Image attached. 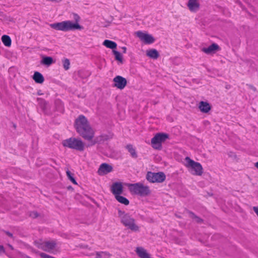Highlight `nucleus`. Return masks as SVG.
Segmentation results:
<instances>
[{
	"label": "nucleus",
	"mask_w": 258,
	"mask_h": 258,
	"mask_svg": "<svg viewBox=\"0 0 258 258\" xmlns=\"http://www.w3.org/2000/svg\"><path fill=\"white\" fill-rule=\"evenodd\" d=\"M90 126L87 119L83 115L79 116L75 120V127L77 133Z\"/></svg>",
	"instance_id": "9"
},
{
	"label": "nucleus",
	"mask_w": 258,
	"mask_h": 258,
	"mask_svg": "<svg viewBox=\"0 0 258 258\" xmlns=\"http://www.w3.org/2000/svg\"><path fill=\"white\" fill-rule=\"evenodd\" d=\"M113 53L115 56V58L116 60H118L119 62H122V55L120 52L117 51L113 50Z\"/></svg>",
	"instance_id": "26"
},
{
	"label": "nucleus",
	"mask_w": 258,
	"mask_h": 258,
	"mask_svg": "<svg viewBox=\"0 0 258 258\" xmlns=\"http://www.w3.org/2000/svg\"><path fill=\"white\" fill-rule=\"evenodd\" d=\"M130 192L135 195L145 197L151 194L150 188L141 182L136 183H128L127 184Z\"/></svg>",
	"instance_id": "3"
},
{
	"label": "nucleus",
	"mask_w": 258,
	"mask_h": 258,
	"mask_svg": "<svg viewBox=\"0 0 258 258\" xmlns=\"http://www.w3.org/2000/svg\"><path fill=\"white\" fill-rule=\"evenodd\" d=\"M116 200L121 204H124V205H128L129 204V201L125 197L120 196V195H117L115 197Z\"/></svg>",
	"instance_id": "23"
},
{
	"label": "nucleus",
	"mask_w": 258,
	"mask_h": 258,
	"mask_svg": "<svg viewBox=\"0 0 258 258\" xmlns=\"http://www.w3.org/2000/svg\"><path fill=\"white\" fill-rule=\"evenodd\" d=\"M0 250L4 251V247L3 246L0 245Z\"/></svg>",
	"instance_id": "33"
},
{
	"label": "nucleus",
	"mask_w": 258,
	"mask_h": 258,
	"mask_svg": "<svg viewBox=\"0 0 258 258\" xmlns=\"http://www.w3.org/2000/svg\"><path fill=\"white\" fill-rule=\"evenodd\" d=\"M64 66V69L66 70H67L69 69V66Z\"/></svg>",
	"instance_id": "32"
},
{
	"label": "nucleus",
	"mask_w": 258,
	"mask_h": 258,
	"mask_svg": "<svg viewBox=\"0 0 258 258\" xmlns=\"http://www.w3.org/2000/svg\"><path fill=\"white\" fill-rule=\"evenodd\" d=\"M169 138L168 134L165 133H157L151 139V144L154 149L161 150L162 143Z\"/></svg>",
	"instance_id": "7"
},
{
	"label": "nucleus",
	"mask_w": 258,
	"mask_h": 258,
	"mask_svg": "<svg viewBox=\"0 0 258 258\" xmlns=\"http://www.w3.org/2000/svg\"><path fill=\"white\" fill-rule=\"evenodd\" d=\"M220 49L219 46L216 43H213L208 47H204L202 49V51L206 54L214 53Z\"/></svg>",
	"instance_id": "15"
},
{
	"label": "nucleus",
	"mask_w": 258,
	"mask_h": 258,
	"mask_svg": "<svg viewBox=\"0 0 258 258\" xmlns=\"http://www.w3.org/2000/svg\"><path fill=\"white\" fill-rule=\"evenodd\" d=\"M187 6L191 12H196L200 9V3L198 0H188Z\"/></svg>",
	"instance_id": "16"
},
{
	"label": "nucleus",
	"mask_w": 258,
	"mask_h": 258,
	"mask_svg": "<svg viewBox=\"0 0 258 258\" xmlns=\"http://www.w3.org/2000/svg\"><path fill=\"white\" fill-rule=\"evenodd\" d=\"M118 217L120 219L121 223L126 227L133 231H139L140 228L136 224L135 220L128 214L120 210L118 211Z\"/></svg>",
	"instance_id": "2"
},
{
	"label": "nucleus",
	"mask_w": 258,
	"mask_h": 258,
	"mask_svg": "<svg viewBox=\"0 0 258 258\" xmlns=\"http://www.w3.org/2000/svg\"><path fill=\"white\" fill-rule=\"evenodd\" d=\"M112 170L113 167L111 165L104 163L100 165L97 173L99 175H104L111 172Z\"/></svg>",
	"instance_id": "13"
},
{
	"label": "nucleus",
	"mask_w": 258,
	"mask_h": 258,
	"mask_svg": "<svg viewBox=\"0 0 258 258\" xmlns=\"http://www.w3.org/2000/svg\"><path fill=\"white\" fill-rule=\"evenodd\" d=\"M191 215H192V216L193 218H197V222H200L201 221H202V219H201L200 218H198V217L196 216L193 213H191Z\"/></svg>",
	"instance_id": "30"
},
{
	"label": "nucleus",
	"mask_w": 258,
	"mask_h": 258,
	"mask_svg": "<svg viewBox=\"0 0 258 258\" xmlns=\"http://www.w3.org/2000/svg\"><path fill=\"white\" fill-rule=\"evenodd\" d=\"M2 41L3 44L6 46L9 47L11 45L12 41L10 37L8 35H4L2 37Z\"/></svg>",
	"instance_id": "22"
},
{
	"label": "nucleus",
	"mask_w": 258,
	"mask_h": 258,
	"mask_svg": "<svg viewBox=\"0 0 258 258\" xmlns=\"http://www.w3.org/2000/svg\"><path fill=\"white\" fill-rule=\"evenodd\" d=\"M75 19L76 21V23H74L71 21H65L61 22L50 24L49 26L51 28L55 30L64 32L73 30L82 29V27L78 23V21L80 19V17L78 15H75Z\"/></svg>",
	"instance_id": "1"
},
{
	"label": "nucleus",
	"mask_w": 258,
	"mask_h": 258,
	"mask_svg": "<svg viewBox=\"0 0 258 258\" xmlns=\"http://www.w3.org/2000/svg\"><path fill=\"white\" fill-rule=\"evenodd\" d=\"M126 148L128 150V152L130 153L131 156L133 158H137L138 157V155L136 152V149L133 147L132 145H127L126 146Z\"/></svg>",
	"instance_id": "19"
},
{
	"label": "nucleus",
	"mask_w": 258,
	"mask_h": 258,
	"mask_svg": "<svg viewBox=\"0 0 258 258\" xmlns=\"http://www.w3.org/2000/svg\"><path fill=\"white\" fill-rule=\"evenodd\" d=\"M147 55L152 58H157L159 56V53L157 50L152 49L147 51Z\"/></svg>",
	"instance_id": "21"
},
{
	"label": "nucleus",
	"mask_w": 258,
	"mask_h": 258,
	"mask_svg": "<svg viewBox=\"0 0 258 258\" xmlns=\"http://www.w3.org/2000/svg\"><path fill=\"white\" fill-rule=\"evenodd\" d=\"M67 175L69 179L75 184H77V182L76 181L75 179L73 176L72 173L69 170H68L66 171Z\"/></svg>",
	"instance_id": "25"
},
{
	"label": "nucleus",
	"mask_w": 258,
	"mask_h": 258,
	"mask_svg": "<svg viewBox=\"0 0 258 258\" xmlns=\"http://www.w3.org/2000/svg\"><path fill=\"white\" fill-rule=\"evenodd\" d=\"M30 216L32 218H36L38 217V214L36 212H32L30 213Z\"/></svg>",
	"instance_id": "29"
},
{
	"label": "nucleus",
	"mask_w": 258,
	"mask_h": 258,
	"mask_svg": "<svg viewBox=\"0 0 258 258\" xmlns=\"http://www.w3.org/2000/svg\"><path fill=\"white\" fill-rule=\"evenodd\" d=\"M198 107L200 111L205 113L209 112L211 109L210 104L207 102L203 101L200 102Z\"/></svg>",
	"instance_id": "17"
},
{
	"label": "nucleus",
	"mask_w": 258,
	"mask_h": 258,
	"mask_svg": "<svg viewBox=\"0 0 258 258\" xmlns=\"http://www.w3.org/2000/svg\"><path fill=\"white\" fill-rule=\"evenodd\" d=\"M111 191L115 197L121 195L123 192V185L122 183H113L111 186Z\"/></svg>",
	"instance_id": "14"
},
{
	"label": "nucleus",
	"mask_w": 258,
	"mask_h": 258,
	"mask_svg": "<svg viewBox=\"0 0 258 258\" xmlns=\"http://www.w3.org/2000/svg\"><path fill=\"white\" fill-rule=\"evenodd\" d=\"M185 160L186 162V167L190 169L192 174L200 176L203 174V167L200 163L195 162L188 157H185Z\"/></svg>",
	"instance_id": "6"
},
{
	"label": "nucleus",
	"mask_w": 258,
	"mask_h": 258,
	"mask_svg": "<svg viewBox=\"0 0 258 258\" xmlns=\"http://www.w3.org/2000/svg\"><path fill=\"white\" fill-rule=\"evenodd\" d=\"M6 234H7L8 236H10V237H12V233H10V232H6Z\"/></svg>",
	"instance_id": "31"
},
{
	"label": "nucleus",
	"mask_w": 258,
	"mask_h": 258,
	"mask_svg": "<svg viewBox=\"0 0 258 258\" xmlns=\"http://www.w3.org/2000/svg\"><path fill=\"white\" fill-rule=\"evenodd\" d=\"M122 48V49L123 50V52H125V51H126V48L125 47H123Z\"/></svg>",
	"instance_id": "34"
},
{
	"label": "nucleus",
	"mask_w": 258,
	"mask_h": 258,
	"mask_svg": "<svg viewBox=\"0 0 258 258\" xmlns=\"http://www.w3.org/2000/svg\"><path fill=\"white\" fill-rule=\"evenodd\" d=\"M113 87L120 90L123 89L127 84V81L125 78L120 76H117L113 79Z\"/></svg>",
	"instance_id": "11"
},
{
	"label": "nucleus",
	"mask_w": 258,
	"mask_h": 258,
	"mask_svg": "<svg viewBox=\"0 0 258 258\" xmlns=\"http://www.w3.org/2000/svg\"><path fill=\"white\" fill-rule=\"evenodd\" d=\"M136 36L138 37L141 41L146 44H151L155 41V39L150 34L143 33L139 31L136 32Z\"/></svg>",
	"instance_id": "10"
},
{
	"label": "nucleus",
	"mask_w": 258,
	"mask_h": 258,
	"mask_svg": "<svg viewBox=\"0 0 258 258\" xmlns=\"http://www.w3.org/2000/svg\"><path fill=\"white\" fill-rule=\"evenodd\" d=\"M33 79L37 83L41 84L44 81V79L42 75L38 72H35L33 75Z\"/></svg>",
	"instance_id": "18"
},
{
	"label": "nucleus",
	"mask_w": 258,
	"mask_h": 258,
	"mask_svg": "<svg viewBox=\"0 0 258 258\" xmlns=\"http://www.w3.org/2000/svg\"><path fill=\"white\" fill-rule=\"evenodd\" d=\"M62 144L64 147L80 152L83 151L85 149L84 143L81 139L76 138H70L64 140L62 142Z\"/></svg>",
	"instance_id": "4"
},
{
	"label": "nucleus",
	"mask_w": 258,
	"mask_h": 258,
	"mask_svg": "<svg viewBox=\"0 0 258 258\" xmlns=\"http://www.w3.org/2000/svg\"><path fill=\"white\" fill-rule=\"evenodd\" d=\"M103 44L106 47L111 49H115L117 47V44L115 42L109 40H105L103 42Z\"/></svg>",
	"instance_id": "20"
},
{
	"label": "nucleus",
	"mask_w": 258,
	"mask_h": 258,
	"mask_svg": "<svg viewBox=\"0 0 258 258\" xmlns=\"http://www.w3.org/2000/svg\"><path fill=\"white\" fill-rule=\"evenodd\" d=\"M146 178L151 183H161L165 181L166 176L162 172L155 173L149 171L147 173Z\"/></svg>",
	"instance_id": "8"
},
{
	"label": "nucleus",
	"mask_w": 258,
	"mask_h": 258,
	"mask_svg": "<svg viewBox=\"0 0 258 258\" xmlns=\"http://www.w3.org/2000/svg\"><path fill=\"white\" fill-rule=\"evenodd\" d=\"M55 245L56 243L53 241H44L40 243L38 247L44 251L50 252L54 248Z\"/></svg>",
	"instance_id": "12"
},
{
	"label": "nucleus",
	"mask_w": 258,
	"mask_h": 258,
	"mask_svg": "<svg viewBox=\"0 0 258 258\" xmlns=\"http://www.w3.org/2000/svg\"><path fill=\"white\" fill-rule=\"evenodd\" d=\"M84 140L89 142L88 146L95 145L97 141L94 139L95 132L90 126L78 133Z\"/></svg>",
	"instance_id": "5"
},
{
	"label": "nucleus",
	"mask_w": 258,
	"mask_h": 258,
	"mask_svg": "<svg viewBox=\"0 0 258 258\" xmlns=\"http://www.w3.org/2000/svg\"><path fill=\"white\" fill-rule=\"evenodd\" d=\"M63 64H70V62L69 59L64 58L62 61Z\"/></svg>",
	"instance_id": "28"
},
{
	"label": "nucleus",
	"mask_w": 258,
	"mask_h": 258,
	"mask_svg": "<svg viewBox=\"0 0 258 258\" xmlns=\"http://www.w3.org/2000/svg\"><path fill=\"white\" fill-rule=\"evenodd\" d=\"M106 253L104 252H96V256L97 258H101L103 255H106Z\"/></svg>",
	"instance_id": "27"
},
{
	"label": "nucleus",
	"mask_w": 258,
	"mask_h": 258,
	"mask_svg": "<svg viewBox=\"0 0 258 258\" xmlns=\"http://www.w3.org/2000/svg\"><path fill=\"white\" fill-rule=\"evenodd\" d=\"M41 63L43 64H51L52 63H54L53 61V59L51 57L46 56L44 57L41 60Z\"/></svg>",
	"instance_id": "24"
},
{
	"label": "nucleus",
	"mask_w": 258,
	"mask_h": 258,
	"mask_svg": "<svg viewBox=\"0 0 258 258\" xmlns=\"http://www.w3.org/2000/svg\"><path fill=\"white\" fill-rule=\"evenodd\" d=\"M255 166L258 169V161L255 164Z\"/></svg>",
	"instance_id": "35"
}]
</instances>
